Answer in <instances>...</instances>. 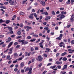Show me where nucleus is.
I'll list each match as a JSON object with an SVG mask.
<instances>
[{"label": "nucleus", "instance_id": "nucleus-1", "mask_svg": "<svg viewBox=\"0 0 74 74\" xmlns=\"http://www.w3.org/2000/svg\"><path fill=\"white\" fill-rule=\"evenodd\" d=\"M9 3L10 4V5H14L15 1L14 0L12 1V0H9Z\"/></svg>", "mask_w": 74, "mask_h": 74}, {"label": "nucleus", "instance_id": "nucleus-2", "mask_svg": "<svg viewBox=\"0 0 74 74\" xmlns=\"http://www.w3.org/2000/svg\"><path fill=\"white\" fill-rule=\"evenodd\" d=\"M12 50H13V47H12L9 49V51L8 52V54L9 55H11V54L12 53Z\"/></svg>", "mask_w": 74, "mask_h": 74}, {"label": "nucleus", "instance_id": "nucleus-3", "mask_svg": "<svg viewBox=\"0 0 74 74\" xmlns=\"http://www.w3.org/2000/svg\"><path fill=\"white\" fill-rule=\"evenodd\" d=\"M24 28H25V29H26V28H27V30H26V31L27 32H28V31H29V29H32V27H30L28 26H25L24 27Z\"/></svg>", "mask_w": 74, "mask_h": 74}, {"label": "nucleus", "instance_id": "nucleus-4", "mask_svg": "<svg viewBox=\"0 0 74 74\" xmlns=\"http://www.w3.org/2000/svg\"><path fill=\"white\" fill-rule=\"evenodd\" d=\"M65 45V44L64 42H61L59 44V46H60V47H63V45Z\"/></svg>", "mask_w": 74, "mask_h": 74}, {"label": "nucleus", "instance_id": "nucleus-5", "mask_svg": "<svg viewBox=\"0 0 74 74\" xmlns=\"http://www.w3.org/2000/svg\"><path fill=\"white\" fill-rule=\"evenodd\" d=\"M68 51L69 52V53H72L73 52H74V50H72L71 49H70L68 50Z\"/></svg>", "mask_w": 74, "mask_h": 74}, {"label": "nucleus", "instance_id": "nucleus-6", "mask_svg": "<svg viewBox=\"0 0 74 74\" xmlns=\"http://www.w3.org/2000/svg\"><path fill=\"white\" fill-rule=\"evenodd\" d=\"M38 59L39 61L41 62L42 60V58L41 57V56H38Z\"/></svg>", "mask_w": 74, "mask_h": 74}, {"label": "nucleus", "instance_id": "nucleus-7", "mask_svg": "<svg viewBox=\"0 0 74 74\" xmlns=\"http://www.w3.org/2000/svg\"><path fill=\"white\" fill-rule=\"evenodd\" d=\"M74 14L72 15L71 18L70 19L71 22H73L74 21Z\"/></svg>", "mask_w": 74, "mask_h": 74}, {"label": "nucleus", "instance_id": "nucleus-8", "mask_svg": "<svg viewBox=\"0 0 74 74\" xmlns=\"http://www.w3.org/2000/svg\"><path fill=\"white\" fill-rule=\"evenodd\" d=\"M60 19L61 20L62 19H63V18H65V16H65L63 15V14H62L60 16Z\"/></svg>", "mask_w": 74, "mask_h": 74}, {"label": "nucleus", "instance_id": "nucleus-9", "mask_svg": "<svg viewBox=\"0 0 74 74\" xmlns=\"http://www.w3.org/2000/svg\"><path fill=\"white\" fill-rule=\"evenodd\" d=\"M67 69V65H64L62 70H65V69Z\"/></svg>", "mask_w": 74, "mask_h": 74}, {"label": "nucleus", "instance_id": "nucleus-10", "mask_svg": "<svg viewBox=\"0 0 74 74\" xmlns=\"http://www.w3.org/2000/svg\"><path fill=\"white\" fill-rule=\"evenodd\" d=\"M32 68H31L29 69V72L28 73V74H32Z\"/></svg>", "mask_w": 74, "mask_h": 74}, {"label": "nucleus", "instance_id": "nucleus-11", "mask_svg": "<svg viewBox=\"0 0 74 74\" xmlns=\"http://www.w3.org/2000/svg\"><path fill=\"white\" fill-rule=\"evenodd\" d=\"M28 43L27 41H23L22 43V45H25V44H27Z\"/></svg>", "mask_w": 74, "mask_h": 74}, {"label": "nucleus", "instance_id": "nucleus-12", "mask_svg": "<svg viewBox=\"0 0 74 74\" xmlns=\"http://www.w3.org/2000/svg\"><path fill=\"white\" fill-rule=\"evenodd\" d=\"M13 44V42H10V43L9 44V45H8V48H10L11 45H12V44Z\"/></svg>", "mask_w": 74, "mask_h": 74}, {"label": "nucleus", "instance_id": "nucleus-13", "mask_svg": "<svg viewBox=\"0 0 74 74\" xmlns=\"http://www.w3.org/2000/svg\"><path fill=\"white\" fill-rule=\"evenodd\" d=\"M29 18H31V19L33 18V14H31L29 16Z\"/></svg>", "mask_w": 74, "mask_h": 74}, {"label": "nucleus", "instance_id": "nucleus-14", "mask_svg": "<svg viewBox=\"0 0 74 74\" xmlns=\"http://www.w3.org/2000/svg\"><path fill=\"white\" fill-rule=\"evenodd\" d=\"M8 40L6 41V42H10V41L11 40V38H8Z\"/></svg>", "mask_w": 74, "mask_h": 74}, {"label": "nucleus", "instance_id": "nucleus-15", "mask_svg": "<svg viewBox=\"0 0 74 74\" xmlns=\"http://www.w3.org/2000/svg\"><path fill=\"white\" fill-rule=\"evenodd\" d=\"M10 57H11V56H8L6 59H8V60H11L12 58H10Z\"/></svg>", "mask_w": 74, "mask_h": 74}, {"label": "nucleus", "instance_id": "nucleus-16", "mask_svg": "<svg viewBox=\"0 0 74 74\" xmlns=\"http://www.w3.org/2000/svg\"><path fill=\"white\" fill-rule=\"evenodd\" d=\"M7 28H8L9 30L10 31H11L12 30V28L10 27H8Z\"/></svg>", "mask_w": 74, "mask_h": 74}, {"label": "nucleus", "instance_id": "nucleus-17", "mask_svg": "<svg viewBox=\"0 0 74 74\" xmlns=\"http://www.w3.org/2000/svg\"><path fill=\"white\" fill-rule=\"evenodd\" d=\"M56 63L57 64H62V62H59V61H57L56 62Z\"/></svg>", "mask_w": 74, "mask_h": 74}, {"label": "nucleus", "instance_id": "nucleus-18", "mask_svg": "<svg viewBox=\"0 0 74 74\" xmlns=\"http://www.w3.org/2000/svg\"><path fill=\"white\" fill-rule=\"evenodd\" d=\"M0 11H3L2 14H1V15H3V14H4V13L5 12V11L3 10V9H1L0 10Z\"/></svg>", "mask_w": 74, "mask_h": 74}, {"label": "nucleus", "instance_id": "nucleus-19", "mask_svg": "<svg viewBox=\"0 0 74 74\" xmlns=\"http://www.w3.org/2000/svg\"><path fill=\"white\" fill-rule=\"evenodd\" d=\"M50 19L51 17H50V16H48L45 18V19L46 21H48L49 19Z\"/></svg>", "mask_w": 74, "mask_h": 74}, {"label": "nucleus", "instance_id": "nucleus-20", "mask_svg": "<svg viewBox=\"0 0 74 74\" xmlns=\"http://www.w3.org/2000/svg\"><path fill=\"white\" fill-rule=\"evenodd\" d=\"M24 66V63L22 62L21 64V67L22 68Z\"/></svg>", "mask_w": 74, "mask_h": 74}, {"label": "nucleus", "instance_id": "nucleus-21", "mask_svg": "<svg viewBox=\"0 0 74 74\" xmlns=\"http://www.w3.org/2000/svg\"><path fill=\"white\" fill-rule=\"evenodd\" d=\"M25 41L24 40H21L20 39H19L18 40V42H22L23 41Z\"/></svg>", "mask_w": 74, "mask_h": 74}, {"label": "nucleus", "instance_id": "nucleus-22", "mask_svg": "<svg viewBox=\"0 0 74 74\" xmlns=\"http://www.w3.org/2000/svg\"><path fill=\"white\" fill-rule=\"evenodd\" d=\"M56 39L57 40H62V38H60V37H59L56 38Z\"/></svg>", "mask_w": 74, "mask_h": 74}, {"label": "nucleus", "instance_id": "nucleus-23", "mask_svg": "<svg viewBox=\"0 0 74 74\" xmlns=\"http://www.w3.org/2000/svg\"><path fill=\"white\" fill-rule=\"evenodd\" d=\"M67 53L66 52H64V53H62L61 54V56H64V55H65L66 54H67Z\"/></svg>", "mask_w": 74, "mask_h": 74}, {"label": "nucleus", "instance_id": "nucleus-24", "mask_svg": "<svg viewBox=\"0 0 74 74\" xmlns=\"http://www.w3.org/2000/svg\"><path fill=\"white\" fill-rule=\"evenodd\" d=\"M19 14L20 15H24V14H25L24 13H23V12H20Z\"/></svg>", "mask_w": 74, "mask_h": 74}, {"label": "nucleus", "instance_id": "nucleus-25", "mask_svg": "<svg viewBox=\"0 0 74 74\" xmlns=\"http://www.w3.org/2000/svg\"><path fill=\"white\" fill-rule=\"evenodd\" d=\"M1 8H3V9H6V8H5V7L4 6H1L0 7Z\"/></svg>", "mask_w": 74, "mask_h": 74}, {"label": "nucleus", "instance_id": "nucleus-26", "mask_svg": "<svg viewBox=\"0 0 74 74\" xmlns=\"http://www.w3.org/2000/svg\"><path fill=\"white\" fill-rule=\"evenodd\" d=\"M62 60H64V61H66V60H67V58L66 57H64L63 58Z\"/></svg>", "mask_w": 74, "mask_h": 74}, {"label": "nucleus", "instance_id": "nucleus-27", "mask_svg": "<svg viewBox=\"0 0 74 74\" xmlns=\"http://www.w3.org/2000/svg\"><path fill=\"white\" fill-rule=\"evenodd\" d=\"M42 16H41L40 17V20H39L38 21L39 22H41L42 21L41 20V19H42Z\"/></svg>", "mask_w": 74, "mask_h": 74}, {"label": "nucleus", "instance_id": "nucleus-28", "mask_svg": "<svg viewBox=\"0 0 74 74\" xmlns=\"http://www.w3.org/2000/svg\"><path fill=\"white\" fill-rule=\"evenodd\" d=\"M15 18H16V15H14L13 17V18H12V20L13 21L14 20H15Z\"/></svg>", "mask_w": 74, "mask_h": 74}, {"label": "nucleus", "instance_id": "nucleus-29", "mask_svg": "<svg viewBox=\"0 0 74 74\" xmlns=\"http://www.w3.org/2000/svg\"><path fill=\"white\" fill-rule=\"evenodd\" d=\"M61 14L63 15V14H66V12H62Z\"/></svg>", "mask_w": 74, "mask_h": 74}, {"label": "nucleus", "instance_id": "nucleus-30", "mask_svg": "<svg viewBox=\"0 0 74 74\" xmlns=\"http://www.w3.org/2000/svg\"><path fill=\"white\" fill-rule=\"evenodd\" d=\"M42 4L43 6H44L45 5V2L43 1L42 2Z\"/></svg>", "mask_w": 74, "mask_h": 74}, {"label": "nucleus", "instance_id": "nucleus-31", "mask_svg": "<svg viewBox=\"0 0 74 74\" xmlns=\"http://www.w3.org/2000/svg\"><path fill=\"white\" fill-rule=\"evenodd\" d=\"M34 16L36 17V20H37V14H36V13H34Z\"/></svg>", "mask_w": 74, "mask_h": 74}, {"label": "nucleus", "instance_id": "nucleus-32", "mask_svg": "<svg viewBox=\"0 0 74 74\" xmlns=\"http://www.w3.org/2000/svg\"><path fill=\"white\" fill-rule=\"evenodd\" d=\"M9 22H10V20H7L6 21V24H8V23H9Z\"/></svg>", "mask_w": 74, "mask_h": 74}, {"label": "nucleus", "instance_id": "nucleus-33", "mask_svg": "<svg viewBox=\"0 0 74 74\" xmlns=\"http://www.w3.org/2000/svg\"><path fill=\"white\" fill-rule=\"evenodd\" d=\"M56 68H57V69H60L61 68V66H60V65L58 66H57Z\"/></svg>", "mask_w": 74, "mask_h": 74}, {"label": "nucleus", "instance_id": "nucleus-34", "mask_svg": "<svg viewBox=\"0 0 74 74\" xmlns=\"http://www.w3.org/2000/svg\"><path fill=\"white\" fill-rule=\"evenodd\" d=\"M56 67V65H55V66H51L50 67V68L51 69H54V68H55V67Z\"/></svg>", "mask_w": 74, "mask_h": 74}, {"label": "nucleus", "instance_id": "nucleus-35", "mask_svg": "<svg viewBox=\"0 0 74 74\" xmlns=\"http://www.w3.org/2000/svg\"><path fill=\"white\" fill-rule=\"evenodd\" d=\"M39 45H40V47L42 48H43V45H42V44L39 43Z\"/></svg>", "mask_w": 74, "mask_h": 74}, {"label": "nucleus", "instance_id": "nucleus-36", "mask_svg": "<svg viewBox=\"0 0 74 74\" xmlns=\"http://www.w3.org/2000/svg\"><path fill=\"white\" fill-rule=\"evenodd\" d=\"M29 69H30L28 67L25 70V72H26V71H28V70H29Z\"/></svg>", "mask_w": 74, "mask_h": 74}, {"label": "nucleus", "instance_id": "nucleus-37", "mask_svg": "<svg viewBox=\"0 0 74 74\" xmlns=\"http://www.w3.org/2000/svg\"><path fill=\"white\" fill-rule=\"evenodd\" d=\"M17 62H18V59H16V60L15 61H14L13 62V63H16Z\"/></svg>", "mask_w": 74, "mask_h": 74}, {"label": "nucleus", "instance_id": "nucleus-38", "mask_svg": "<svg viewBox=\"0 0 74 74\" xmlns=\"http://www.w3.org/2000/svg\"><path fill=\"white\" fill-rule=\"evenodd\" d=\"M17 34L18 36H20L21 34V32L20 31H18L17 32Z\"/></svg>", "mask_w": 74, "mask_h": 74}, {"label": "nucleus", "instance_id": "nucleus-39", "mask_svg": "<svg viewBox=\"0 0 74 74\" xmlns=\"http://www.w3.org/2000/svg\"><path fill=\"white\" fill-rule=\"evenodd\" d=\"M3 22H4L2 19H0V23H3Z\"/></svg>", "mask_w": 74, "mask_h": 74}, {"label": "nucleus", "instance_id": "nucleus-40", "mask_svg": "<svg viewBox=\"0 0 74 74\" xmlns=\"http://www.w3.org/2000/svg\"><path fill=\"white\" fill-rule=\"evenodd\" d=\"M51 13L53 15H55V12L54 11H52Z\"/></svg>", "mask_w": 74, "mask_h": 74}, {"label": "nucleus", "instance_id": "nucleus-41", "mask_svg": "<svg viewBox=\"0 0 74 74\" xmlns=\"http://www.w3.org/2000/svg\"><path fill=\"white\" fill-rule=\"evenodd\" d=\"M36 40V39H32L30 40V41L31 42H33V41H35Z\"/></svg>", "mask_w": 74, "mask_h": 74}, {"label": "nucleus", "instance_id": "nucleus-42", "mask_svg": "<svg viewBox=\"0 0 74 74\" xmlns=\"http://www.w3.org/2000/svg\"><path fill=\"white\" fill-rule=\"evenodd\" d=\"M23 24L21 23L20 24V27H23Z\"/></svg>", "mask_w": 74, "mask_h": 74}, {"label": "nucleus", "instance_id": "nucleus-43", "mask_svg": "<svg viewBox=\"0 0 74 74\" xmlns=\"http://www.w3.org/2000/svg\"><path fill=\"white\" fill-rule=\"evenodd\" d=\"M45 30H48L49 28L48 27H46L44 28Z\"/></svg>", "mask_w": 74, "mask_h": 74}, {"label": "nucleus", "instance_id": "nucleus-44", "mask_svg": "<svg viewBox=\"0 0 74 74\" xmlns=\"http://www.w3.org/2000/svg\"><path fill=\"white\" fill-rule=\"evenodd\" d=\"M62 37H63V34H60L59 37L62 38Z\"/></svg>", "mask_w": 74, "mask_h": 74}, {"label": "nucleus", "instance_id": "nucleus-45", "mask_svg": "<svg viewBox=\"0 0 74 74\" xmlns=\"http://www.w3.org/2000/svg\"><path fill=\"white\" fill-rule=\"evenodd\" d=\"M47 71H45L43 72L42 74H46V73H47Z\"/></svg>", "mask_w": 74, "mask_h": 74}, {"label": "nucleus", "instance_id": "nucleus-46", "mask_svg": "<svg viewBox=\"0 0 74 74\" xmlns=\"http://www.w3.org/2000/svg\"><path fill=\"white\" fill-rule=\"evenodd\" d=\"M18 70L17 68H15L14 69V71L16 72Z\"/></svg>", "mask_w": 74, "mask_h": 74}, {"label": "nucleus", "instance_id": "nucleus-47", "mask_svg": "<svg viewBox=\"0 0 74 74\" xmlns=\"http://www.w3.org/2000/svg\"><path fill=\"white\" fill-rule=\"evenodd\" d=\"M4 35H0V38H3L4 37Z\"/></svg>", "mask_w": 74, "mask_h": 74}, {"label": "nucleus", "instance_id": "nucleus-48", "mask_svg": "<svg viewBox=\"0 0 74 74\" xmlns=\"http://www.w3.org/2000/svg\"><path fill=\"white\" fill-rule=\"evenodd\" d=\"M70 26H71V25H68L66 27H67L68 28H69V27H70Z\"/></svg>", "mask_w": 74, "mask_h": 74}, {"label": "nucleus", "instance_id": "nucleus-49", "mask_svg": "<svg viewBox=\"0 0 74 74\" xmlns=\"http://www.w3.org/2000/svg\"><path fill=\"white\" fill-rule=\"evenodd\" d=\"M52 63H49L47 65V66H50L51 65V64H52Z\"/></svg>", "mask_w": 74, "mask_h": 74}, {"label": "nucleus", "instance_id": "nucleus-50", "mask_svg": "<svg viewBox=\"0 0 74 74\" xmlns=\"http://www.w3.org/2000/svg\"><path fill=\"white\" fill-rule=\"evenodd\" d=\"M44 8H43L42 10H41L40 11V12H44Z\"/></svg>", "mask_w": 74, "mask_h": 74}, {"label": "nucleus", "instance_id": "nucleus-51", "mask_svg": "<svg viewBox=\"0 0 74 74\" xmlns=\"http://www.w3.org/2000/svg\"><path fill=\"white\" fill-rule=\"evenodd\" d=\"M52 25L53 26H56V24L53 23V22H52Z\"/></svg>", "mask_w": 74, "mask_h": 74}, {"label": "nucleus", "instance_id": "nucleus-52", "mask_svg": "<svg viewBox=\"0 0 74 74\" xmlns=\"http://www.w3.org/2000/svg\"><path fill=\"white\" fill-rule=\"evenodd\" d=\"M21 37H22L21 36H18L16 37V38L18 39V38H21Z\"/></svg>", "mask_w": 74, "mask_h": 74}, {"label": "nucleus", "instance_id": "nucleus-53", "mask_svg": "<svg viewBox=\"0 0 74 74\" xmlns=\"http://www.w3.org/2000/svg\"><path fill=\"white\" fill-rule=\"evenodd\" d=\"M42 66V63H40L39 64V65H38L39 67H40Z\"/></svg>", "mask_w": 74, "mask_h": 74}, {"label": "nucleus", "instance_id": "nucleus-54", "mask_svg": "<svg viewBox=\"0 0 74 74\" xmlns=\"http://www.w3.org/2000/svg\"><path fill=\"white\" fill-rule=\"evenodd\" d=\"M27 38L28 39H30V38H31V37L30 36H28L27 37Z\"/></svg>", "mask_w": 74, "mask_h": 74}, {"label": "nucleus", "instance_id": "nucleus-55", "mask_svg": "<svg viewBox=\"0 0 74 74\" xmlns=\"http://www.w3.org/2000/svg\"><path fill=\"white\" fill-rule=\"evenodd\" d=\"M18 42H15L14 43V45H18Z\"/></svg>", "mask_w": 74, "mask_h": 74}, {"label": "nucleus", "instance_id": "nucleus-56", "mask_svg": "<svg viewBox=\"0 0 74 74\" xmlns=\"http://www.w3.org/2000/svg\"><path fill=\"white\" fill-rule=\"evenodd\" d=\"M17 74H19V73H21V71H20L18 70L17 71Z\"/></svg>", "mask_w": 74, "mask_h": 74}, {"label": "nucleus", "instance_id": "nucleus-57", "mask_svg": "<svg viewBox=\"0 0 74 74\" xmlns=\"http://www.w3.org/2000/svg\"><path fill=\"white\" fill-rule=\"evenodd\" d=\"M21 73H24L25 72V70L22 69L21 71Z\"/></svg>", "mask_w": 74, "mask_h": 74}, {"label": "nucleus", "instance_id": "nucleus-58", "mask_svg": "<svg viewBox=\"0 0 74 74\" xmlns=\"http://www.w3.org/2000/svg\"><path fill=\"white\" fill-rule=\"evenodd\" d=\"M44 42V40H42V42L40 43V44H43V42Z\"/></svg>", "mask_w": 74, "mask_h": 74}, {"label": "nucleus", "instance_id": "nucleus-59", "mask_svg": "<svg viewBox=\"0 0 74 74\" xmlns=\"http://www.w3.org/2000/svg\"><path fill=\"white\" fill-rule=\"evenodd\" d=\"M19 47H20V46L19 45H17L16 47V48H19Z\"/></svg>", "mask_w": 74, "mask_h": 74}, {"label": "nucleus", "instance_id": "nucleus-60", "mask_svg": "<svg viewBox=\"0 0 74 74\" xmlns=\"http://www.w3.org/2000/svg\"><path fill=\"white\" fill-rule=\"evenodd\" d=\"M45 15H48V13L47 12H45Z\"/></svg>", "mask_w": 74, "mask_h": 74}, {"label": "nucleus", "instance_id": "nucleus-61", "mask_svg": "<svg viewBox=\"0 0 74 74\" xmlns=\"http://www.w3.org/2000/svg\"><path fill=\"white\" fill-rule=\"evenodd\" d=\"M25 56H27L28 55V53H25Z\"/></svg>", "mask_w": 74, "mask_h": 74}, {"label": "nucleus", "instance_id": "nucleus-62", "mask_svg": "<svg viewBox=\"0 0 74 74\" xmlns=\"http://www.w3.org/2000/svg\"><path fill=\"white\" fill-rule=\"evenodd\" d=\"M59 54H60V53H57L56 54V56H59Z\"/></svg>", "mask_w": 74, "mask_h": 74}, {"label": "nucleus", "instance_id": "nucleus-63", "mask_svg": "<svg viewBox=\"0 0 74 74\" xmlns=\"http://www.w3.org/2000/svg\"><path fill=\"white\" fill-rule=\"evenodd\" d=\"M60 10H64V8H60Z\"/></svg>", "mask_w": 74, "mask_h": 74}, {"label": "nucleus", "instance_id": "nucleus-64", "mask_svg": "<svg viewBox=\"0 0 74 74\" xmlns=\"http://www.w3.org/2000/svg\"><path fill=\"white\" fill-rule=\"evenodd\" d=\"M71 44H74V40L72 41Z\"/></svg>", "mask_w": 74, "mask_h": 74}]
</instances>
